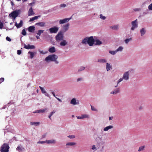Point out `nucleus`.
Here are the masks:
<instances>
[{
	"label": "nucleus",
	"instance_id": "obj_1",
	"mask_svg": "<svg viewBox=\"0 0 152 152\" xmlns=\"http://www.w3.org/2000/svg\"><path fill=\"white\" fill-rule=\"evenodd\" d=\"M58 56L55 54H52L49 55L45 59V61L47 62L53 61L56 64H58L59 63V61L57 60Z\"/></svg>",
	"mask_w": 152,
	"mask_h": 152
},
{
	"label": "nucleus",
	"instance_id": "obj_2",
	"mask_svg": "<svg viewBox=\"0 0 152 152\" xmlns=\"http://www.w3.org/2000/svg\"><path fill=\"white\" fill-rule=\"evenodd\" d=\"M130 71H128L124 72L123 74L122 77L121 78L118 80V84L119 83L123 80L127 81L129 79V76Z\"/></svg>",
	"mask_w": 152,
	"mask_h": 152
},
{
	"label": "nucleus",
	"instance_id": "obj_3",
	"mask_svg": "<svg viewBox=\"0 0 152 152\" xmlns=\"http://www.w3.org/2000/svg\"><path fill=\"white\" fill-rule=\"evenodd\" d=\"M64 34L62 31H59L56 36V39L58 42H61L63 39Z\"/></svg>",
	"mask_w": 152,
	"mask_h": 152
},
{
	"label": "nucleus",
	"instance_id": "obj_4",
	"mask_svg": "<svg viewBox=\"0 0 152 152\" xmlns=\"http://www.w3.org/2000/svg\"><path fill=\"white\" fill-rule=\"evenodd\" d=\"M9 148V146L7 144L4 143L1 147V152H8Z\"/></svg>",
	"mask_w": 152,
	"mask_h": 152
},
{
	"label": "nucleus",
	"instance_id": "obj_5",
	"mask_svg": "<svg viewBox=\"0 0 152 152\" xmlns=\"http://www.w3.org/2000/svg\"><path fill=\"white\" fill-rule=\"evenodd\" d=\"M132 27L131 30L132 31H134L138 27V23L137 19L132 21L131 22Z\"/></svg>",
	"mask_w": 152,
	"mask_h": 152
},
{
	"label": "nucleus",
	"instance_id": "obj_6",
	"mask_svg": "<svg viewBox=\"0 0 152 152\" xmlns=\"http://www.w3.org/2000/svg\"><path fill=\"white\" fill-rule=\"evenodd\" d=\"M20 12L19 10L14 11L9 15V16L12 17L14 19H15L19 14Z\"/></svg>",
	"mask_w": 152,
	"mask_h": 152
},
{
	"label": "nucleus",
	"instance_id": "obj_7",
	"mask_svg": "<svg viewBox=\"0 0 152 152\" xmlns=\"http://www.w3.org/2000/svg\"><path fill=\"white\" fill-rule=\"evenodd\" d=\"M88 44L89 46H92L94 44L95 39H94L93 37L91 36L88 37Z\"/></svg>",
	"mask_w": 152,
	"mask_h": 152
},
{
	"label": "nucleus",
	"instance_id": "obj_8",
	"mask_svg": "<svg viewBox=\"0 0 152 152\" xmlns=\"http://www.w3.org/2000/svg\"><path fill=\"white\" fill-rule=\"evenodd\" d=\"M59 28L57 26L53 27L49 29L50 33L51 34L56 33L58 31Z\"/></svg>",
	"mask_w": 152,
	"mask_h": 152
},
{
	"label": "nucleus",
	"instance_id": "obj_9",
	"mask_svg": "<svg viewBox=\"0 0 152 152\" xmlns=\"http://www.w3.org/2000/svg\"><path fill=\"white\" fill-rule=\"evenodd\" d=\"M72 19V17L69 18H65L62 19H60L59 20L60 24H62L68 22Z\"/></svg>",
	"mask_w": 152,
	"mask_h": 152
},
{
	"label": "nucleus",
	"instance_id": "obj_10",
	"mask_svg": "<svg viewBox=\"0 0 152 152\" xmlns=\"http://www.w3.org/2000/svg\"><path fill=\"white\" fill-rule=\"evenodd\" d=\"M70 103L73 105H78L79 104V101L78 100H77L76 98H73L71 100Z\"/></svg>",
	"mask_w": 152,
	"mask_h": 152
},
{
	"label": "nucleus",
	"instance_id": "obj_11",
	"mask_svg": "<svg viewBox=\"0 0 152 152\" xmlns=\"http://www.w3.org/2000/svg\"><path fill=\"white\" fill-rule=\"evenodd\" d=\"M70 26V24L67 23L66 24L62 26L63 30L64 32H65L68 30Z\"/></svg>",
	"mask_w": 152,
	"mask_h": 152
},
{
	"label": "nucleus",
	"instance_id": "obj_12",
	"mask_svg": "<svg viewBox=\"0 0 152 152\" xmlns=\"http://www.w3.org/2000/svg\"><path fill=\"white\" fill-rule=\"evenodd\" d=\"M106 69L108 72L112 69V66L110 63L107 62L105 64Z\"/></svg>",
	"mask_w": 152,
	"mask_h": 152
},
{
	"label": "nucleus",
	"instance_id": "obj_13",
	"mask_svg": "<svg viewBox=\"0 0 152 152\" xmlns=\"http://www.w3.org/2000/svg\"><path fill=\"white\" fill-rule=\"evenodd\" d=\"M47 108H45L43 109H40L39 110H36L35 111H34L33 112V113H44L47 111Z\"/></svg>",
	"mask_w": 152,
	"mask_h": 152
},
{
	"label": "nucleus",
	"instance_id": "obj_14",
	"mask_svg": "<svg viewBox=\"0 0 152 152\" xmlns=\"http://www.w3.org/2000/svg\"><path fill=\"white\" fill-rule=\"evenodd\" d=\"M68 41L66 40L63 39L61 41L60 43V45L61 46H65L66 45H68Z\"/></svg>",
	"mask_w": 152,
	"mask_h": 152
},
{
	"label": "nucleus",
	"instance_id": "obj_15",
	"mask_svg": "<svg viewBox=\"0 0 152 152\" xmlns=\"http://www.w3.org/2000/svg\"><path fill=\"white\" fill-rule=\"evenodd\" d=\"M24 48L27 49H34L35 48V47L33 45H30L29 44L26 45L25 44L24 45Z\"/></svg>",
	"mask_w": 152,
	"mask_h": 152
},
{
	"label": "nucleus",
	"instance_id": "obj_16",
	"mask_svg": "<svg viewBox=\"0 0 152 152\" xmlns=\"http://www.w3.org/2000/svg\"><path fill=\"white\" fill-rule=\"evenodd\" d=\"M34 14L35 13L33 11L32 7H31L29 9L28 11V16L33 15H34Z\"/></svg>",
	"mask_w": 152,
	"mask_h": 152
},
{
	"label": "nucleus",
	"instance_id": "obj_17",
	"mask_svg": "<svg viewBox=\"0 0 152 152\" xmlns=\"http://www.w3.org/2000/svg\"><path fill=\"white\" fill-rule=\"evenodd\" d=\"M140 34L141 36H143L146 32V30L145 28H142L140 30Z\"/></svg>",
	"mask_w": 152,
	"mask_h": 152
},
{
	"label": "nucleus",
	"instance_id": "obj_18",
	"mask_svg": "<svg viewBox=\"0 0 152 152\" xmlns=\"http://www.w3.org/2000/svg\"><path fill=\"white\" fill-rule=\"evenodd\" d=\"M46 142L47 144H55L56 142V141L54 139H51L46 140Z\"/></svg>",
	"mask_w": 152,
	"mask_h": 152
},
{
	"label": "nucleus",
	"instance_id": "obj_19",
	"mask_svg": "<svg viewBox=\"0 0 152 152\" xmlns=\"http://www.w3.org/2000/svg\"><path fill=\"white\" fill-rule=\"evenodd\" d=\"M119 25L118 24L112 26H110V28L113 30H117L119 28Z\"/></svg>",
	"mask_w": 152,
	"mask_h": 152
},
{
	"label": "nucleus",
	"instance_id": "obj_20",
	"mask_svg": "<svg viewBox=\"0 0 152 152\" xmlns=\"http://www.w3.org/2000/svg\"><path fill=\"white\" fill-rule=\"evenodd\" d=\"M120 89L118 88L115 89L113 91H111L110 93V94H116L119 92Z\"/></svg>",
	"mask_w": 152,
	"mask_h": 152
},
{
	"label": "nucleus",
	"instance_id": "obj_21",
	"mask_svg": "<svg viewBox=\"0 0 152 152\" xmlns=\"http://www.w3.org/2000/svg\"><path fill=\"white\" fill-rule=\"evenodd\" d=\"M23 22L22 20L20 21L19 24H18L16 22H15V26L17 27V28H19L23 26Z\"/></svg>",
	"mask_w": 152,
	"mask_h": 152
},
{
	"label": "nucleus",
	"instance_id": "obj_22",
	"mask_svg": "<svg viewBox=\"0 0 152 152\" xmlns=\"http://www.w3.org/2000/svg\"><path fill=\"white\" fill-rule=\"evenodd\" d=\"M113 126L112 125H109L105 127L103 129V131H107L109 130L113 129Z\"/></svg>",
	"mask_w": 152,
	"mask_h": 152
},
{
	"label": "nucleus",
	"instance_id": "obj_23",
	"mask_svg": "<svg viewBox=\"0 0 152 152\" xmlns=\"http://www.w3.org/2000/svg\"><path fill=\"white\" fill-rule=\"evenodd\" d=\"M45 23L43 22H39L35 24V25L40 26V27H44L45 26Z\"/></svg>",
	"mask_w": 152,
	"mask_h": 152
},
{
	"label": "nucleus",
	"instance_id": "obj_24",
	"mask_svg": "<svg viewBox=\"0 0 152 152\" xmlns=\"http://www.w3.org/2000/svg\"><path fill=\"white\" fill-rule=\"evenodd\" d=\"M107 60L105 58H99L97 60L98 62L100 63H106Z\"/></svg>",
	"mask_w": 152,
	"mask_h": 152
},
{
	"label": "nucleus",
	"instance_id": "obj_25",
	"mask_svg": "<svg viewBox=\"0 0 152 152\" xmlns=\"http://www.w3.org/2000/svg\"><path fill=\"white\" fill-rule=\"evenodd\" d=\"M94 44L95 45H100L102 44V42L98 39H95Z\"/></svg>",
	"mask_w": 152,
	"mask_h": 152
},
{
	"label": "nucleus",
	"instance_id": "obj_26",
	"mask_svg": "<svg viewBox=\"0 0 152 152\" xmlns=\"http://www.w3.org/2000/svg\"><path fill=\"white\" fill-rule=\"evenodd\" d=\"M28 31L30 32H33L35 30V27L34 26H31L28 28Z\"/></svg>",
	"mask_w": 152,
	"mask_h": 152
},
{
	"label": "nucleus",
	"instance_id": "obj_27",
	"mask_svg": "<svg viewBox=\"0 0 152 152\" xmlns=\"http://www.w3.org/2000/svg\"><path fill=\"white\" fill-rule=\"evenodd\" d=\"M95 140L97 142L100 143L102 141V136H99L96 138Z\"/></svg>",
	"mask_w": 152,
	"mask_h": 152
},
{
	"label": "nucleus",
	"instance_id": "obj_28",
	"mask_svg": "<svg viewBox=\"0 0 152 152\" xmlns=\"http://www.w3.org/2000/svg\"><path fill=\"white\" fill-rule=\"evenodd\" d=\"M30 124L32 126H39L40 124V123L39 122H31Z\"/></svg>",
	"mask_w": 152,
	"mask_h": 152
},
{
	"label": "nucleus",
	"instance_id": "obj_29",
	"mask_svg": "<svg viewBox=\"0 0 152 152\" xmlns=\"http://www.w3.org/2000/svg\"><path fill=\"white\" fill-rule=\"evenodd\" d=\"M56 49L54 47H52L48 49V51L50 53H54L56 52Z\"/></svg>",
	"mask_w": 152,
	"mask_h": 152
},
{
	"label": "nucleus",
	"instance_id": "obj_30",
	"mask_svg": "<svg viewBox=\"0 0 152 152\" xmlns=\"http://www.w3.org/2000/svg\"><path fill=\"white\" fill-rule=\"evenodd\" d=\"M40 17V15H39V16H35L34 17H32V18L30 19L29 21V22L33 21L37 19L38 18H39Z\"/></svg>",
	"mask_w": 152,
	"mask_h": 152
},
{
	"label": "nucleus",
	"instance_id": "obj_31",
	"mask_svg": "<svg viewBox=\"0 0 152 152\" xmlns=\"http://www.w3.org/2000/svg\"><path fill=\"white\" fill-rule=\"evenodd\" d=\"M88 37H86L84 38L82 41V43L83 44H86V43H88Z\"/></svg>",
	"mask_w": 152,
	"mask_h": 152
},
{
	"label": "nucleus",
	"instance_id": "obj_32",
	"mask_svg": "<svg viewBox=\"0 0 152 152\" xmlns=\"http://www.w3.org/2000/svg\"><path fill=\"white\" fill-rule=\"evenodd\" d=\"M124 49V47L122 46H119L116 50L117 52H122Z\"/></svg>",
	"mask_w": 152,
	"mask_h": 152
},
{
	"label": "nucleus",
	"instance_id": "obj_33",
	"mask_svg": "<svg viewBox=\"0 0 152 152\" xmlns=\"http://www.w3.org/2000/svg\"><path fill=\"white\" fill-rule=\"evenodd\" d=\"M35 53L31 51H29L28 52V54L30 55V58H33Z\"/></svg>",
	"mask_w": 152,
	"mask_h": 152
},
{
	"label": "nucleus",
	"instance_id": "obj_34",
	"mask_svg": "<svg viewBox=\"0 0 152 152\" xmlns=\"http://www.w3.org/2000/svg\"><path fill=\"white\" fill-rule=\"evenodd\" d=\"M76 143L74 142H69L66 143V145L74 146L76 145Z\"/></svg>",
	"mask_w": 152,
	"mask_h": 152
},
{
	"label": "nucleus",
	"instance_id": "obj_35",
	"mask_svg": "<svg viewBox=\"0 0 152 152\" xmlns=\"http://www.w3.org/2000/svg\"><path fill=\"white\" fill-rule=\"evenodd\" d=\"M117 52L116 51V50H109V53L110 54H111L112 55H115L116 53H117Z\"/></svg>",
	"mask_w": 152,
	"mask_h": 152
},
{
	"label": "nucleus",
	"instance_id": "obj_36",
	"mask_svg": "<svg viewBox=\"0 0 152 152\" xmlns=\"http://www.w3.org/2000/svg\"><path fill=\"white\" fill-rule=\"evenodd\" d=\"M133 10L135 12H139L141 10V8H135L133 9Z\"/></svg>",
	"mask_w": 152,
	"mask_h": 152
},
{
	"label": "nucleus",
	"instance_id": "obj_37",
	"mask_svg": "<svg viewBox=\"0 0 152 152\" xmlns=\"http://www.w3.org/2000/svg\"><path fill=\"white\" fill-rule=\"evenodd\" d=\"M81 116L82 117V119L89 118V115L87 114H82L81 115Z\"/></svg>",
	"mask_w": 152,
	"mask_h": 152
},
{
	"label": "nucleus",
	"instance_id": "obj_38",
	"mask_svg": "<svg viewBox=\"0 0 152 152\" xmlns=\"http://www.w3.org/2000/svg\"><path fill=\"white\" fill-rule=\"evenodd\" d=\"M44 32L43 30H39L38 31L37 33V34L39 36H40L41 35L42 33Z\"/></svg>",
	"mask_w": 152,
	"mask_h": 152
},
{
	"label": "nucleus",
	"instance_id": "obj_39",
	"mask_svg": "<svg viewBox=\"0 0 152 152\" xmlns=\"http://www.w3.org/2000/svg\"><path fill=\"white\" fill-rule=\"evenodd\" d=\"M145 148V146L140 147L139 148V149L138 150V151L140 152L141 151H142L144 150Z\"/></svg>",
	"mask_w": 152,
	"mask_h": 152
},
{
	"label": "nucleus",
	"instance_id": "obj_40",
	"mask_svg": "<svg viewBox=\"0 0 152 152\" xmlns=\"http://www.w3.org/2000/svg\"><path fill=\"white\" fill-rule=\"evenodd\" d=\"M39 88L40 90H41V91L43 94H44L46 93V92L43 88H42V87L40 86H39Z\"/></svg>",
	"mask_w": 152,
	"mask_h": 152
},
{
	"label": "nucleus",
	"instance_id": "obj_41",
	"mask_svg": "<svg viewBox=\"0 0 152 152\" xmlns=\"http://www.w3.org/2000/svg\"><path fill=\"white\" fill-rule=\"evenodd\" d=\"M56 112V111L55 110H53V111L51 112L50 114L48 116V118H50V119H51V117Z\"/></svg>",
	"mask_w": 152,
	"mask_h": 152
},
{
	"label": "nucleus",
	"instance_id": "obj_42",
	"mask_svg": "<svg viewBox=\"0 0 152 152\" xmlns=\"http://www.w3.org/2000/svg\"><path fill=\"white\" fill-rule=\"evenodd\" d=\"M85 69V67L83 66L80 67L78 70V72H81L84 70Z\"/></svg>",
	"mask_w": 152,
	"mask_h": 152
},
{
	"label": "nucleus",
	"instance_id": "obj_43",
	"mask_svg": "<svg viewBox=\"0 0 152 152\" xmlns=\"http://www.w3.org/2000/svg\"><path fill=\"white\" fill-rule=\"evenodd\" d=\"M66 6V4H61L59 5V7L60 8H65Z\"/></svg>",
	"mask_w": 152,
	"mask_h": 152
},
{
	"label": "nucleus",
	"instance_id": "obj_44",
	"mask_svg": "<svg viewBox=\"0 0 152 152\" xmlns=\"http://www.w3.org/2000/svg\"><path fill=\"white\" fill-rule=\"evenodd\" d=\"M132 38L127 39L125 40V42L126 44H127L130 41L132 40Z\"/></svg>",
	"mask_w": 152,
	"mask_h": 152
},
{
	"label": "nucleus",
	"instance_id": "obj_45",
	"mask_svg": "<svg viewBox=\"0 0 152 152\" xmlns=\"http://www.w3.org/2000/svg\"><path fill=\"white\" fill-rule=\"evenodd\" d=\"M99 18H100L101 19H102L103 20H104L106 18V17L105 16L103 15H102V14H101L100 15Z\"/></svg>",
	"mask_w": 152,
	"mask_h": 152
},
{
	"label": "nucleus",
	"instance_id": "obj_46",
	"mask_svg": "<svg viewBox=\"0 0 152 152\" xmlns=\"http://www.w3.org/2000/svg\"><path fill=\"white\" fill-rule=\"evenodd\" d=\"M23 148L22 147H20L18 146L17 147V150L19 151H21L23 150Z\"/></svg>",
	"mask_w": 152,
	"mask_h": 152
},
{
	"label": "nucleus",
	"instance_id": "obj_47",
	"mask_svg": "<svg viewBox=\"0 0 152 152\" xmlns=\"http://www.w3.org/2000/svg\"><path fill=\"white\" fill-rule=\"evenodd\" d=\"M83 77H79V78H78L77 80V82H79V81H83Z\"/></svg>",
	"mask_w": 152,
	"mask_h": 152
},
{
	"label": "nucleus",
	"instance_id": "obj_48",
	"mask_svg": "<svg viewBox=\"0 0 152 152\" xmlns=\"http://www.w3.org/2000/svg\"><path fill=\"white\" fill-rule=\"evenodd\" d=\"M148 8L149 10H152V3L148 5Z\"/></svg>",
	"mask_w": 152,
	"mask_h": 152
},
{
	"label": "nucleus",
	"instance_id": "obj_49",
	"mask_svg": "<svg viewBox=\"0 0 152 152\" xmlns=\"http://www.w3.org/2000/svg\"><path fill=\"white\" fill-rule=\"evenodd\" d=\"M91 110L92 111H97V109L95 108L94 107L92 106L91 105Z\"/></svg>",
	"mask_w": 152,
	"mask_h": 152
},
{
	"label": "nucleus",
	"instance_id": "obj_50",
	"mask_svg": "<svg viewBox=\"0 0 152 152\" xmlns=\"http://www.w3.org/2000/svg\"><path fill=\"white\" fill-rule=\"evenodd\" d=\"M46 140L45 141H38L37 143L38 144H43L45 143H46Z\"/></svg>",
	"mask_w": 152,
	"mask_h": 152
},
{
	"label": "nucleus",
	"instance_id": "obj_51",
	"mask_svg": "<svg viewBox=\"0 0 152 152\" xmlns=\"http://www.w3.org/2000/svg\"><path fill=\"white\" fill-rule=\"evenodd\" d=\"M148 13V10H145L143 12L142 15H143L144 16Z\"/></svg>",
	"mask_w": 152,
	"mask_h": 152
},
{
	"label": "nucleus",
	"instance_id": "obj_52",
	"mask_svg": "<svg viewBox=\"0 0 152 152\" xmlns=\"http://www.w3.org/2000/svg\"><path fill=\"white\" fill-rule=\"evenodd\" d=\"M22 34L23 35H26V32L25 30L24 29H23L22 30Z\"/></svg>",
	"mask_w": 152,
	"mask_h": 152
},
{
	"label": "nucleus",
	"instance_id": "obj_53",
	"mask_svg": "<svg viewBox=\"0 0 152 152\" xmlns=\"http://www.w3.org/2000/svg\"><path fill=\"white\" fill-rule=\"evenodd\" d=\"M67 137L71 139H73L75 137V136L74 135H69Z\"/></svg>",
	"mask_w": 152,
	"mask_h": 152
},
{
	"label": "nucleus",
	"instance_id": "obj_54",
	"mask_svg": "<svg viewBox=\"0 0 152 152\" xmlns=\"http://www.w3.org/2000/svg\"><path fill=\"white\" fill-rule=\"evenodd\" d=\"M35 2H32L30 3L28 5L29 6L32 7L34 5Z\"/></svg>",
	"mask_w": 152,
	"mask_h": 152
},
{
	"label": "nucleus",
	"instance_id": "obj_55",
	"mask_svg": "<svg viewBox=\"0 0 152 152\" xmlns=\"http://www.w3.org/2000/svg\"><path fill=\"white\" fill-rule=\"evenodd\" d=\"M3 26V23L0 21V28L1 29H2Z\"/></svg>",
	"mask_w": 152,
	"mask_h": 152
},
{
	"label": "nucleus",
	"instance_id": "obj_56",
	"mask_svg": "<svg viewBox=\"0 0 152 152\" xmlns=\"http://www.w3.org/2000/svg\"><path fill=\"white\" fill-rule=\"evenodd\" d=\"M6 39L7 41H8L10 42L11 40V39L9 37H6Z\"/></svg>",
	"mask_w": 152,
	"mask_h": 152
},
{
	"label": "nucleus",
	"instance_id": "obj_57",
	"mask_svg": "<svg viewBox=\"0 0 152 152\" xmlns=\"http://www.w3.org/2000/svg\"><path fill=\"white\" fill-rule=\"evenodd\" d=\"M46 135H47L46 133L44 134L43 135H42V137H41L43 139V138H45L46 137Z\"/></svg>",
	"mask_w": 152,
	"mask_h": 152
},
{
	"label": "nucleus",
	"instance_id": "obj_58",
	"mask_svg": "<svg viewBox=\"0 0 152 152\" xmlns=\"http://www.w3.org/2000/svg\"><path fill=\"white\" fill-rule=\"evenodd\" d=\"M22 53V51L21 50H17V54L18 55H20Z\"/></svg>",
	"mask_w": 152,
	"mask_h": 152
},
{
	"label": "nucleus",
	"instance_id": "obj_59",
	"mask_svg": "<svg viewBox=\"0 0 152 152\" xmlns=\"http://www.w3.org/2000/svg\"><path fill=\"white\" fill-rule=\"evenodd\" d=\"M93 150H96V146L95 145H93L92 146V148H91Z\"/></svg>",
	"mask_w": 152,
	"mask_h": 152
},
{
	"label": "nucleus",
	"instance_id": "obj_60",
	"mask_svg": "<svg viewBox=\"0 0 152 152\" xmlns=\"http://www.w3.org/2000/svg\"><path fill=\"white\" fill-rule=\"evenodd\" d=\"M50 92H51V94L53 95L55 97H56L55 94L54 92L52 91V90H50Z\"/></svg>",
	"mask_w": 152,
	"mask_h": 152
},
{
	"label": "nucleus",
	"instance_id": "obj_61",
	"mask_svg": "<svg viewBox=\"0 0 152 152\" xmlns=\"http://www.w3.org/2000/svg\"><path fill=\"white\" fill-rule=\"evenodd\" d=\"M4 81V78H1L0 79V83Z\"/></svg>",
	"mask_w": 152,
	"mask_h": 152
},
{
	"label": "nucleus",
	"instance_id": "obj_62",
	"mask_svg": "<svg viewBox=\"0 0 152 152\" xmlns=\"http://www.w3.org/2000/svg\"><path fill=\"white\" fill-rule=\"evenodd\" d=\"M76 117L78 119H83L81 116H76Z\"/></svg>",
	"mask_w": 152,
	"mask_h": 152
},
{
	"label": "nucleus",
	"instance_id": "obj_63",
	"mask_svg": "<svg viewBox=\"0 0 152 152\" xmlns=\"http://www.w3.org/2000/svg\"><path fill=\"white\" fill-rule=\"evenodd\" d=\"M113 118V116H110L109 117V120L110 121L112 120Z\"/></svg>",
	"mask_w": 152,
	"mask_h": 152
},
{
	"label": "nucleus",
	"instance_id": "obj_64",
	"mask_svg": "<svg viewBox=\"0 0 152 152\" xmlns=\"http://www.w3.org/2000/svg\"><path fill=\"white\" fill-rule=\"evenodd\" d=\"M45 94V96H48V97H50V96L49 95L46 93V92L44 94Z\"/></svg>",
	"mask_w": 152,
	"mask_h": 152
}]
</instances>
